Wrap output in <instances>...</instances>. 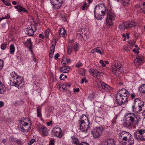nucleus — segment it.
<instances>
[{"mask_svg": "<svg viewBox=\"0 0 145 145\" xmlns=\"http://www.w3.org/2000/svg\"><path fill=\"white\" fill-rule=\"evenodd\" d=\"M139 121V117L138 116L133 113H129L125 116L123 125L130 129L133 125H137Z\"/></svg>", "mask_w": 145, "mask_h": 145, "instance_id": "nucleus-1", "label": "nucleus"}, {"mask_svg": "<svg viewBox=\"0 0 145 145\" xmlns=\"http://www.w3.org/2000/svg\"><path fill=\"white\" fill-rule=\"evenodd\" d=\"M129 92L125 89L120 90L116 95L117 102L120 105H122L128 101Z\"/></svg>", "mask_w": 145, "mask_h": 145, "instance_id": "nucleus-2", "label": "nucleus"}, {"mask_svg": "<svg viewBox=\"0 0 145 145\" xmlns=\"http://www.w3.org/2000/svg\"><path fill=\"white\" fill-rule=\"evenodd\" d=\"M80 120H79L80 125V129L82 133L86 134L89 128V122L86 116L83 115L81 117Z\"/></svg>", "mask_w": 145, "mask_h": 145, "instance_id": "nucleus-3", "label": "nucleus"}, {"mask_svg": "<svg viewBox=\"0 0 145 145\" xmlns=\"http://www.w3.org/2000/svg\"><path fill=\"white\" fill-rule=\"evenodd\" d=\"M106 7L104 5H97L95 8L94 14L96 18L98 20H101L106 13Z\"/></svg>", "mask_w": 145, "mask_h": 145, "instance_id": "nucleus-4", "label": "nucleus"}, {"mask_svg": "<svg viewBox=\"0 0 145 145\" xmlns=\"http://www.w3.org/2000/svg\"><path fill=\"white\" fill-rule=\"evenodd\" d=\"M122 65L119 61H115L112 65V72L115 75L118 76L119 74L123 72Z\"/></svg>", "mask_w": 145, "mask_h": 145, "instance_id": "nucleus-5", "label": "nucleus"}, {"mask_svg": "<svg viewBox=\"0 0 145 145\" xmlns=\"http://www.w3.org/2000/svg\"><path fill=\"white\" fill-rule=\"evenodd\" d=\"M30 121V119L29 118H27L24 119L23 120L20 121L19 126L21 131H28L31 128V125L29 124L27 122Z\"/></svg>", "mask_w": 145, "mask_h": 145, "instance_id": "nucleus-6", "label": "nucleus"}, {"mask_svg": "<svg viewBox=\"0 0 145 145\" xmlns=\"http://www.w3.org/2000/svg\"><path fill=\"white\" fill-rule=\"evenodd\" d=\"M106 13L107 14L106 24L107 25L110 26L112 24V21L115 19V15L110 10H106Z\"/></svg>", "mask_w": 145, "mask_h": 145, "instance_id": "nucleus-7", "label": "nucleus"}, {"mask_svg": "<svg viewBox=\"0 0 145 145\" xmlns=\"http://www.w3.org/2000/svg\"><path fill=\"white\" fill-rule=\"evenodd\" d=\"M104 128L99 127L94 129L91 131V133L95 139L99 138L103 134Z\"/></svg>", "mask_w": 145, "mask_h": 145, "instance_id": "nucleus-8", "label": "nucleus"}, {"mask_svg": "<svg viewBox=\"0 0 145 145\" xmlns=\"http://www.w3.org/2000/svg\"><path fill=\"white\" fill-rule=\"evenodd\" d=\"M119 135V141L121 143L125 141V140L132 137L131 135L129 133L124 131H122L120 133Z\"/></svg>", "mask_w": 145, "mask_h": 145, "instance_id": "nucleus-9", "label": "nucleus"}, {"mask_svg": "<svg viewBox=\"0 0 145 145\" xmlns=\"http://www.w3.org/2000/svg\"><path fill=\"white\" fill-rule=\"evenodd\" d=\"M135 25L136 24L134 22H123L120 25L119 29L122 30L135 27Z\"/></svg>", "mask_w": 145, "mask_h": 145, "instance_id": "nucleus-10", "label": "nucleus"}, {"mask_svg": "<svg viewBox=\"0 0 145 145\" xmlns=\"http://www.w3.org/2000/svg\"><path fill=\"white\" fill-rule=\"evenodd\" d=\"M52 131L54 135L59 138H61L63 135L61 129L59 127H55Z\"/></svg>", "mask_w": 145, "mask_h": 145, "instance_id": "nucleus-11", "label": "nucleus"}, {"mask_svg": "<svg viewBox=\"0 0 145 145\" xmlns=\"http://www.w3.org/2000/svg\"><path fill=\"white\" fill-rule=\"evenodd\" d=\"M50 1L54 8L58 9L60 8L61 4L63 3V0H50Z\"/></svg>", "mask_w": 145, "mask_h": 145, "instance_id": "nucleus-12", "label": "nucleus"}, {"mask_svg": "<svg viewBox=\"0 0 145 145\" xmlns=\"http://www.w3.org/2000/svg\"><path fill=\"white\" fill-rule=\"evenodd\" d=\"M38 129L39 131L42 133V134L43 136H46L48 134V130L47 128L43 125H39Z\"/></svg>", "mask_w": 145, "mask_h": 145, "instance_id": "nucleus-13", "label": "nucleus"}, {"mask_svg": "<svg viewBox=\"0 0 145 145\" xmlns=\"http://www.w3.org/2000/svg\"><path fill=\"white\" fill-rule=\"evenodd\" d=\"M52 44L49 53V57L50 58H52L54 53L55 46L56 44V40L55 39H54L52 41Z\"/></svg>", "mask_w": 145, "mask_h": 145, "instance_id": "nucleus-14", "label": "nucleus"}, {"mask_svg": "<svg viewBox=\"0 0 145 145\" xmlns=\"http://www.w3.org/2000/svg\"><path fill=\"white\" fill-rule=\"evenodd\" d=\"M90 74L95 78L100 76L102 73L99 72L97 70L95 69H90L89 70Z\"/></svg>", "mask_w": 145, "mask_h": 145, "instance_id": "nucleus-15", "label": "nucleus"}, {"mask_svg": "<svg viewBox=\"0 0 145 145\" xmlns=\"http://www.w3.org/2000/svg\"><path fill=\"white\" fill-rule=\"evenodd\" d=\"M133 105L143 106L144 105V103L140 99L138 98L134 100Z\"/></svg>", "mask_w": 145, "mask_h": 145, "instance_id": "nucleus-16", "label": "nucleus"}, {"mask_svg": "<svg viewBox=\"0 0 145 145\" xmlns=\"http://www.w3.org/2000/svg\"><path fill=\"white\" fill-rule=\"evenodd\" d=\"M134 143L133 139L132 137L125 140V141L121 143L122 145H133Z\"/></svg>", "mask_w": 145, "mask_h": 145, "instance_id": "nucleus-17", "label": "nucleus"}, {"mask_svg": "<svg viewBox=\"0 0 145 145\" xmlns=\"http://www.w3.org/2000/svg\"><path fill=\"white\" fill-rule=\"evenodd\" d=\"M142 130H137L134 133V137L137 140L141 139Z\"/></svg>", "mask_w": 145, "mask_h": 145, "instance_id": "nucleus-18", "label": "nucleus"}, {"mask_svg": "<svg viewBox=\"0 0 145 145\" xmlns=\"http://www.w3.org/2000/svg\"><path fill=\"white\" fill-rule=\"evenodd\" d=\"M101 87L102 90H103L104 91L106 92L108 91L111 88L110 87L104 82L101 83Z\"/></svg>", "mask_w": 145, "mask_h": 145, "instance_id": "nucleus-19", "label": "nucleus"}, {"mask_svg": "<svg viewBox=\"0 0 145 145\" xmlns=\"http://www.w3.org/2000/svg\"><path fill=\"white\" fill-rule=\"evenodd\" d=\"M142 106L133 105L132 106L133 112L136 113H137L140 112L142 110Z\"/></svg>", "mask_w": 145, "mask_h": 145, "instance_id": "nucleus-20", "label": "nucleus"}, {"mask_svg": "<svg viewBox=\"0 0 145 145\" xmlns=\"http://www.w3.org/2000/svg\"><path fill=\"white\" fill-rule=\"evenodd\" d=\"M114 140L112 139L109 138L106 141L103 142L102 145H114Z\"/></svg>", "mask_w": 145, "mask_h": 145, "instance_id": "nucleus-21", "label": "nucleus"}, {"mask_svg": "<svg viewBox=\"0 0 145 145\" xmlns=\"http://www.w3.org/2000/svg\"><path fill=\"white\" fill-rule=\"evenodd\" d=\"M144 59L143 57L136 58L134 60V62L135 65H140L142 63Z\"/></svg>", "mask_w": 145, "mask_h": 145, "instance_id": "nucleus-22", "label": "nucleus"}, {"mask_svg": "<svg viewBox=\"0 0 145 145\" xmlns=\"http://www.w3.org/2000/svg\"><path fill=\"white\" fill-rule=\"evenodd\" d=\"M70 69L71 68L70 67L65 66L61 67L60 69V71L61 72L67 73H68Z\"/></svg>", "mask_w": 145, "mask_h": 145, "instance_id": "nucleus-23", "label": "nucleus"}, {"mask_svg": "<svg viewBox=\"0 0 145 145\" xmlns=\"http://www.w3.org/2000/svg\"><path fill=\"white\" fill-rule=\"evenodd\" d=\"M35 31V30H33L31 29L30 27L27 28L25 32V34L29 36H31L34 35V32Z\"/></svg>", "mask_w": 145, "mask_h": 145, "instance_id": "nucleus-24", "label": "nucleus"}, {"mask_svg": "<svg viewBox=\"0 0 145 145\" xmlns=\"http://www.w3.org/2000/svg\"><path fill=\"white\" fill-rule=\"evenodd\" d=\"M24 44L28 48H29L30 50L32 52L31 50L32 47V43L31 41V39H27V40L24 42Z\"/></svg>", "mask_w": 145, "mask_h": 145, "instance_id": "nucleus-25", "label": "nucleus"}, {"mask_svg": "<svg viewBox=\"0 0 145 145\" xmlns=\"http://www.w3.org/2000/svg\"><path fill=\"white\" fill-rule=\"evenodd\" d=\"M66 30L63 28H61L59 30V35L61 37H64L67 35L66 34Z\"/></svg>", "mask_w": 145, "mask_h": 145, "instance_id": "nucleus-26", "label": "nucleus"}, {"mask_svg": "<svg viewBox=\"0 0 145 145\" xmlns=\"http://www.w3.org/2000/svg\"><path fill=\"white\" fill-rule=\"evenodd\" d=\"M71 138L72 139V144L76 145H78L79 144V141L77 138L74 136H72Z\"/></svg>", "mask_w": 145, "mask_h": 145, "instance_id": "nucleus-27", "label": "nucleus"}, {"mask_svg": "<svg viewBox=\"0 0 145 145\" xmlns=\"http://www.w3.org/2000/svg\"><path fill=\"white\" fill-rule=\"evenodd\" d=\"M138 90L141 93H145V84H142Z\"/></svg>", "mask_w": 145, "mask_h": 145, "instance_id": "nucleus-28", "label": "nucleus"}, {"mask_svg": "<svg viewBox=\"0 0 145 145\" xmlns=\"http://www.w3.org/2000/svg\"><path fill=\"white\" fill-rule=\"evenodd\" d=\"M22 83V82H18V80H17L16 81V82L15 83H13L14 84L13 85L15 86L16 87H17L18 89H20L21 87H22V85H21V83Z\"/></svg>", "mask_w": 145, "mask_h": 145, "instance_id": "nucleus-29", "label": "nucleus"}, {"mask_svg": "<svg viewBox=\"0 0 145 145\" xmlns=\"http://www.w3.org/2000/svg\"><path fill=\"white\" fill-rule=\"evenodd\" d=\"M96 52L101 55H103L104 54V51L100 47H97L96 48Z\"/></svg>", "mask_w": 145, "mask_h": 145, "instance_id": "nucleus-30", "label": "nucleus"}, {"mask_svg": "<svg viewBox=\"0 0 145 145\" xmlns=\"http://www.w3.org/2000/svg\"><path fill=\"white\" fill-rule=\"evenodd\" d=\"M37 116L38 117H40L41 116V107H40L39 106L37 107Z\"/></svg>", "mask_w": 145, "mask_h": 145, "instance_id": "nucleus-31", "label": "nucleus"}, {"mask_svg": "<svg viewBox=\"0 0 145 145\" xmlns=\"http://www.w3.org/2000/svg\"><path fill=\"white\" fill-rule=\"evenodd\" d=\"M77 35L79 37H81L83 39H84L85 38H87V35H86V32L84 33L83 35L82 34V33H77Z\"/></svg>", "mask_w": 145, "mask_h": 145, "instance_id": "nucleus-32", "label": "nucleus"}, {"mask_svg": "<svg viewBox=\"0 0 145 145\" xmlns=\"http://www.w3.org/2000/svg\"><path fill=\"white\" fill-rule=\"evenodd\" d=\"M99 63L103 67L105 66L106 64H108L109 63V62L108 61H103L102 60H100Z\"/></svg>", "mask_w": 145, "mask_h": 145, "instance_id": "nucleus-33", "label": "nucleus"}, {"mask_svg": "<svg viewBox=\"0 0 145 145\" xmlns=\"http://www.w3.org/2000/svg\"><path fill=\"white\" fill-rule=\"evenodd\" d=\"M140 140L142 141H145V130H142Z\"/></svg>", "mask_w": 145, "mask_h": 145, "instance_id": "nucleus-34", "label": "nucleus"}, {"mask_svg": "<svg viewBox=\"0 0 145 145\" xmlns=\"http://www.w3.org/2000/svg\"><path fill=\"white\" fill-rule=\"evenodd\" d=\"M15 50V48L13 44H11L10 47V52L11 54H13Z\"/></svg>", "mask_w": 145, "mask_h": 145, "instance_id": "nucleus-35", "label": "nucleus"}, {"mask_svg": "<svg viewBox=\"0 0 145 145\" xmlns=\"http://www.w3.org/2000/svg\"><path fill=\"white\" fill-rule=\"evenodd\" d=\"M66 86H67L65 85L64 84L60 85L59 86V89L61 91H62L63 90H69L68 88H67Z\"/></svg>", "mask_w": 145, "mask_h": 145, "instance_id": "nucleus-36", "label": "nucleus"}, {"mask_svg": "<svg viewBox=\"0 0 145 145\" xmlns=\"http://www.w3.org/2000/svg\"><path fill=\"white\" fill-rule=\"evenodd\" d=\"M79 44L78 43H76L74 46L73 48L74 51L75 52H77L79 48Z\"/></svg>", "mask_w": 145, "mask_h": 145, "instance_id": "nucleus-37", "label": "nucleus"}, {"mask_svg": "<svg viewBox=\"0 0 145 145\" xmlns=\"http://www.w3.org/2000/svg\"><path fill=\"white\" fill-rule=\"evenodd\" d=\"M130 0H122V3L124 6L128 5Z\"/></svg>", "mask_w": 145, "mask_h": 145, "instance_id": "nucleus-38", "label": "nucleus"}, {"mask_svg": "<svg viewBox=\"0 0 145 145\" xmlns=\"http://www.w3.org/2000/svg\"><path fill=\"white\" fill-rule=\"evenodd\" d=\"M18 10L20 12L23 11L26 12H27V11L25 9L21 6H20V8H18Z\"/></svg>", "mask_w": 145, "mask_h": 145, "instance_id": "nucleus-39", "label": "nucleus"}, {"mask_svg": "<svg viewBox=\"0 0 145 145\" xmlns=\"http://www.w3.org/2000/svg\"><path fill=\"white\" fill-rule=\"evenodd\" d=\"M7 46V43L6 42H3L1 46V48L2 50H4L6 48Z\"/></svg>", "mask_w": 145, "mask_h": 145, "instance_id": "nucleus-40", "label": "nucleus"}, {"mask_svg": "<svg viewBox=\"0 0 145 145\" xmlns=\"http://www.w3.org/2000/svg\"><path fill=\"white\" fill-rule=\"evenodd\" d=\"M66 57L64 56L62 58V60L61 61V63L62 64H63V66H65V65H66L67 63H66Z\"/></svg>", "mask_w": 145, "mask_h": 145, "instance_id": "nucleus-41", "label": "nucleus"}, {"mask_svg": "<svg viewBox=\"0 0 145 145\" xmlns=\"http://www.w3.org/2000/svg\"><path fill=\"white\" fill-rule=\"evenodd\" d=\"M136 42L134 40H133L129 42V44H130V46L129 45V46L130 48H131V47L135 45Z\"/></svg>", "mask_w": 145, "mask_h": 145, "instance_id": "nucleus-42", "label": "nucleus"}, {"mask_svg": "<svg viewBox=\"0 0 145 145\" xmlns=\"http://www.w3.org/2000/svg\"><path fill=\"white\" fill-rule=\"evenodd\" d=\"M4 64V61L3 60L0 59V70H1L3 68Z\"/></svg>", "mask_w": 145, "mask_h": 145, "instance_id": "nucleus-43", "label": "nucleus"}, {"mask_svg": "<svg viewBox=\"0 0 145 145\" xmlns=\"http://www.w3.org/2000/svg\"><path fill=\"white\" fill-rule=\"evenodd\" d=\"M87 5L86 3V2H85L83 6L82 7V9L83 10H85V9L87 8Z\"/></svg>", "mask_w": 145, "mask_h": 145, "instance_id": "nucleus-44", "label": "nucleus"}, {"mask_svg": "<svg viewBox=\"0 0 145 145\" xmlns=\"http://www.w3.org/2000/svg\"><path fill=\"white\" fill-rule=\"evenodd\" d=\"M31 29H32L33 30L35 29V31L37 30L36 26L35 25H34L33 24H31Z\"/></svg>", "mask_w": 145, "mask_h": 145, "instance_id": "nucleus-45", "label": "nucleus"}, {"mask_svg": "<svg viewBox=\"0 0 145 145\" xmlns=\"http://www.w3.org/2000/svg\"><path fill=\"white\" fill-rule=\"evenodd\" d=\"M15 143H17L18 144H20L22 145L23 144L22 142L21 141V140L20 139H16Z\"/></svg>", "mask_w": 145, "mask_h": 145, "instance_id": "nucleus-46", "label": "nucleus"}, {"mask_svg": "<svg viewBox=\"0 0 145 145\" xmlns=\"http://www.w3.org/2000/svg\"><path fill=\"white\" fill-rule=\"evenodd\" d=\"M49 145H54V139L50 140Z\"/></svg>", "mask_w": 145, "mask_h": 145, "instance_id": "nucleus-47", "label": "nucleus"}, {"mask_svg": "<svg viewBox=\"0 0 145 145\" xmlns=\"http://www.w3.org/2000/svg\"><path fill=\"white\" fill-rule=\"evenodd\" d=\"M63 76H64L65 78H67V77L66 75H65L63 74H61L60 75L59 78L61 80H63L64 79V78H63Z\"/></svg>", "mask_w": 145, "mask_h": 145, "instance_id": "nucleus-48", "label": "nucleus"}, {"mask_svg": "<svg viewBox=\"0 0 145 145\" xmlns=\"http://www.w3.org/2000/svg\"><path fill=\"white\" fill-rule=\"evenodd\" d=\"M139 49V48H134L133 49V51L136 53H137V54H138L139 53V52L138 50Z\"/></svg>", "mask_w": 145, "mask_h": 145, "instance_id": "nucleus-49", "label": "nucleus"}, {"mask_svg": "<svg viewBox=\"0 0 145 145\" xmlns=\"http://www.w3.org/2000/svg\"><path fill=\"white\" fill-rule=\"evenodd\" d=\"M72 46L71 47H69L67 49V52L69 55L72 52Z\"/></svg>", "mask_w": 145, "mask_h": 145, "instance_id": "nucleus-50", "label": "nucleus"}, {"mask_svg": "<svg viewBox=\"0 0 145 145\" xmlns=\"http://www.w3.org/2000/svg\"><path fill=\"white\" fill-rule=\"evenodd\" d=\"M35 142H36L35 140L34 139H33L30 141L28 143V144L29 145H31Z\"/></svg>", "mask_w": 145, "mask_h": 145, "instance_id": "nucleus-51", "label": "nucleus"}, {"mask_svg": "<svg viewBox=\"0 0 145 145\" xmlns=\"http://www.w3.org/2000/svg\"><path fill=\"white\" fill-rule=\"evenodd\" d=\"M10 18V16L9 14H7V15L5 16V17H3L2 18V19H8Z\"/></svg>", "mask_w": 145, "mask_h": 145, "instance_id": "nucleus-52", "label": "nucleus"}, {"mask_svg": "<svg viewBox=\"0 0 145 145\" xmlns=\"http://www.w3.org/2000/svg\"><path fill=\"white\" fill-rule=\"evenodd\" d=\"M4 4L7 6H9L10 5V4L9 2H7L5 0H3V2Z\"/></svg>", "mask_w": 145, "mask_h": 145, "instance_id": "nucleus-53", "label": "nucleus"}, {"mask_svg": "<svg viewBox=\"0 0 145 145\" xmlns=\"http://www.w3.org/2000/svg\"><path fill=\"white\" fill-rule=\"evenodd\" d=\"M81 29V30L80 31V33H82V34L83 35V33H84L87 32V31H86L85 28H82Z\"/></svg>", "mask_w": 145, "mask_h": 145, "instance_id": "nucleus-54", "label": "nucleus"}, {"mask_svg": "<svg viewBox=\"0 0 145 145\" xmlns=\"http://www.w3.org/2000/svg\"><path fill=\"white\" fill-rule=\"evenodd\" d=\"M16 139L13 137H11V138L10 141L12 142H15Z\"/></svg>", "mask_w": 145, "mask_h": 145, "instance_id": "nucleus-55", "label": "nucleus"}, {"mask_svg": "<svg viewBox=\"0 0 145 145\" xmlns=\"http://www.w3.org/2000/svg\"><path fill=\"white\" fill-rule=\"evenodd\" d=\"M84 81L86 83H87L88 82V81L86 80V78L85 77L83 79H82L81 80V83H83Z\"/></svg>", "mask_w": 145, "mask_h": 145, "instance_id": "nucleus-56", "label": "nucleus"}, {"mask_svg": "<svg viewBox=\"0 0 145 145\" xmlns=\"http://www.w3.org/2000/svg\"><path fill=\"white\" fill-rule=\"evenodd\" d=\"M80 91V89L79 88H74V93H75L76 92H78Z\"/></svg>", "mask_w": 145, "mask_h": 145, "instance_id": "nucleus-57", "label": "nucleus"}, {"mask_svg": "<svg viewBox=\"0 0 145 145\" xmlns=\"http://www.w3.org/2000/svg\"><path fill=\"white\" fill-rule=\"evenodd\" d=\"M79 145H89L87 143L85 142H81Z\"/></svg>", "mask_w": 145, "mask_h": 145, "instance_id": "nucleus-58", "label": "nucleus"}, {"mask_svg": "<svg viewBox=\"0 0 145 145\" xmlns=\"http://www.w3.org/2000/svg\"><path fill=\"white\" fill-rule=\"evenodd\" d=\"M82 65V63L80 62H79L76 64V66L77 67L79 68L81 67Z\"/></svg>", "mask_w": 145, "mask_h": 145, "instance_id": "nucleus-59", "label": "nucleus"}, {"mask_svg": "<svg viewBox=\"0 0 145 145\" xmlns=\"http://www.w3.org/2000/svg\"><path fill=\"white\" fill-rule=\"evenodd\" d=\"M59 56V53H57L55 56H54V58H55L56 60H57L58 59V57Z\"/></svg>", "mask_w": 145, "mask_h": 145, "instance_id": "nucleus-60", "label": "nucleus"}, {"mask_svg": "<svg viewBox=\"0 0 145 145\" xmlns=\"http://www.w3.org/2000/svg\"><path fill=\"white\" fill-rule=\"evenodd\" d=\"M53 108L52 106H49L48 108V111L50 112L53 110Z\"/></svg>", "mask_w": 145, "mask_h": 145, "instance_id": "nucleus-61", "label": "nucleus"}, {"mask_svg": "<svg viewBox=\"0 0 145 145\" xmlns=\"http://www.w3.org/2000/svg\"><path fill=\"white\" fill-rule=\"evenodd\" d=\"M65 60L67 64L69 63L71 61V60L70 59L67 58L66 57Z\"/></svg>", "mask_w": 145, "mask_h": 145, "instance_id": "nucleus-62", "label": "nucleus"}, {"mask_svg": "<svg viewBox=\"0 0 145 145\" xmlns=\"http://www.w3.org/2000/svg\"><path fill=\"white\" fill-rule=\"evenodd\" d=\"M4 105V103L2 101H0V108L2 107Z\"/></svg>", "mask_w": 145, "mask_h": 145, "instance_id": "nucleus-63", "label": "nucleus"}, {"mask_svg": "<svg viewBox=\"0 0 145 145\" xmlns=\"http://www.w3.org/2000/svg\"><path fill=\"white\" fill-rule=\"evenodd\" d=\"M52 122L51 121H50L49 122H47L46 123V124L48 126H50L52 123Z\"/></svg>", "mask_w": 145, "mask_h": 145, "instance_id": "nucleus-64", "label": "nucleus"}]
</instances>
